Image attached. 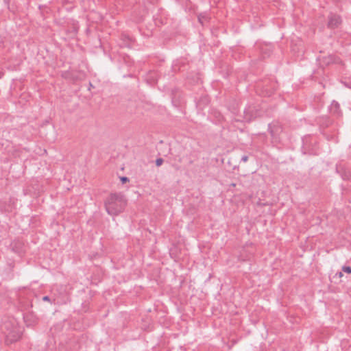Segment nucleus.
Masks as SVG:
<instances>
[{"label":"nucleus","mask_w":351,"mask_h":351,"mask_svg":"<svg viewBox=\"0 0 351 351\" xmlns=\"http://www.w3.org/2000/svg\"><path fill=\"white\" fill-rule=\"evenodd\" d=\"M245 119L247 121H250L257 116V112L254 111V107L249 106L244 110Z\"/></svg>","instance_id":"5"},{"label":"nucleus","mask_w":351,"mask_h":351,"mask_svg":"<svg viewBox=\"0 0 351 351\" xmlns=\"http://www.w3.org/2000/svg\"><path fill=\"white\" fill-rule=\"evenodd\" d=\"M1 330L5 335L6 343H12L18 341L21 336V328L18 326L15 319H12L5 322L1 326Z\"/></svg>","instance_id":"2"},{"label":"nucleus","mask_w":351,"mask_h":351,"mask_svg":"<svg viewBox=\"0 0 351 351\" xmlns=\"http://www.w3.org/2000/svg\"><path fill=\"white\" fill-rule=\"evenodd\" d=\"M330 112L331 113L336 114L337 116L340 115V106L338 102L333 101L330 105Z\"/></svg>","instance_id":"7"},{"label":"nucleus","mask_w":351,"mask_h":351,"mask_svg":"<svg viewBox=\"0 0 351 351\" xmlns=\"http://www.w3.org/2000/svg\"><path fill=\"white\" fill-rule=\"evenodd\" d=\"M203 100H204V101H205V102H206V103H208V98H207V97H204V98H203Z\"/></svg>","instance_id":"14"},{"label":"nucleus","mask_w":351,"mask_h":351,"mask_svg":"<svg viewBox=\"0 0 351 351\" xmlns=\"http://www.w3.org/2000/svg\"><path fill=\"white\" fill-rule=\"evenodd\" d=\"M205 19V17H204V16H199V18H198L199 21L201 23H203V19Z\"/></svg>","instance_id":"13"},{"label":"nucleus","mask_w":351,"mask_h":351,"mask_svg":"<svg viewBox=\"0 0 351 351\" xmlns=\"http://www.w3.org/2000/svg\"><path fill=\"white\" fill-rule=\"evenodd\" d=\"M121 181L123 184H124L126 183L127 182H129V179L128 178L123 176L121 178Z\"/></svg>","instance_id":"10"},{"label":"nucleus","mask_w":351,"mask_h":351,"mask_svg":"<svg viewBox=\"0 0 351 351\" xmlns=\"http://www.w3.org/2000/svg\"><path fill=\"white\" fill-rule=\"evenodd\" d=\"M337 274L339 275V278H341V277L343 276V274H342V273H341V272H339V273H338Z\"/></svg>","instance_id":"15"},{"label":"nucleus","mask_w":351,"mask_h":351,"mask_svg":"<svg viewBox=\"0 0 351 351\" xmlns=\"http://www.w3.org/2000/svg\"><path fill=\"white\" fill-rule=\"evenodd\" d=\"M127 202L121 193H112L105 201V208L110 215H117L125 208Z\"/></svg>","instance_id":"1"},{"label":"nucleus","mask_w":351,"mask_h":351,"mask_svg":"<svg viewBox=\"0 0 351 351\" xmlns=\"http://www.w3.org/2000/svg\"><path fill=\"white\" fill-rule=\"evenodd\" d=\"M11 248H12V250L16 253H18V254H21L23 252V243L17 240V241H14L11 245Z\"/></svg>","instance_id":"6"},{"label":"nucleus","mask_w":351,"mask_h":351,"mask_svg":"<svg viewBox=\"0 0 351 351\" xmlns=\"http://www.w3.org/2000/svg\"><path fill=\"white\" fill-rule=\"evenodd\" d=\"M269 131L274 142L278 143L280 141V134L282 132V127L278 121H274L269 124Z\"/></svg>","instance_id":"3"},{"label":"nucleus","mask_w":351,"mask_h":351,"mask_svg":"<svg viewBox=\"0 0 351 351\" xmlns=\"http://www.w3.org/2000/svg\"><path fill=\"white\" fill-rule=\"evenodd\" d=\"M341 19L339 16L331 14L328 17V25L330 28H336L341 24Z\"/></svg>","instance_id":"4"},{"label":"nucleus","mask_w":351,"mask_h":351,"mask_svg":"<svg viewBox=\"0 0 351 351\" xmlns=\"http://www.w3.org/2000/svg\"><path fill=\"white\" fill-rule=\"evenodd\" d=\"M164 162V160L162 158H158L156 160V165L157 167L160 166Z\"/></svg>","instance_id":"8"},{"label":"nucleus","mask_w":351,"mask_h":351,"mask_svg":"<svg viewBox=\"0 0 351 351\" xmlns=\"http://www.w3.org/2000/svg\"><path fill=\"white\" fill-rule=\"evenodd\" d=\"M241 161H243V162H247V160H248V156H246V155L243 156L241 157Z\"/></svg>","instance_id":"11"},{"label":"nucleus","mask_w":351,"mask_h":351,"mask_svg":"<svg viewBox=\"0 0 351 351\" xmlns=\"http://www.w3.org/2000/svg\"><path fill=\"white\" fill-rule=\"evenodd\" d=\"M43 301H47V302H49V301H50V298H49V297H48V296H44V297L43 298Z\"/></svg>","instance_id":"12"},{"label":"nucleus","mask_w":351,"mask_h":351,"mask_svg":"<svg viewBox=\"0 0 351 351\" xmlns=\"http://www.w3.org/2000/svg\"><path fill=\"white\" fill-rule=\"evenodd\" d=\"M342 270L344 271V272H346L348 274H351V267H349V266H344L342 268Z\"/></svg>","instance_id":"9"}]
</instances>
